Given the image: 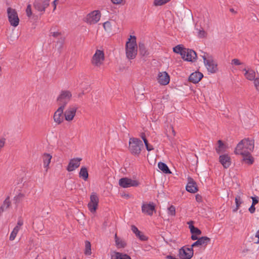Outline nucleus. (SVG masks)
I'll list each match as a JSON object with an SVG mask.
<instances>
[{
  "label": "nucleus",
  "instance_id": "4c0bfd02",
  "mask_svg": "<svg viewBox=\"0 0 259 259\" xmlns=\"http://www.w3.org/2000/svg\"><path fill=\"white\" fill-rule=\"evenodd\" d=\"M198 36L200 38H204L207 36V33L202 28L196 29Z\"/></svg>",
  "mask_w": 259,
  "mask_h": 259
},
{
  "label": "nucleus",
  "instance_id": "a19ab883",
  "mask_svg": "<svg viewBox=\"0 0 259 259\" xmlns=\"http://www.w3.org/2000/svg\"><path fill=\"white\" fill-rule=\"evenodd\" d=\"M242 203V199L240 196H237L235 198V203H236V208L234 210V211H236L238 209L240 205Z\"/></svg>",
  "mask_w": 259,
  "mask_h": 259
},
{
  "label": "nucleus",
  "instance_id": "2f4dec72",
  "mask_svg": "<svg viewBox=\"0 0 259 259\" xmlns=\"http://www.w3.org/2000/svg\"><path fill=\"white\" fill-rule=\"evenodd\" d=\"M139 51L140 54L143 56H147L149 54L145 45L143 44H139Z\"/></svg>",
  "mask_w": 259,
  "mask_h": 259
},
{
  "label": "nucleus",
  "instance_id": "09e8293b",
  "mask_svg": "<svg viewBox=\"0 0 259 259\" xmlns=\"http://www.w3.org/2000/svg\"><path fill=\"white\" fill-rule=\"evenodd\" d=\"M251 199L252 200V205H255L258 202V200L257 197H252Z\"/></svg>",
  "mask_w": 259,
  "mask_h": 259
},
{
  "label": "nucleus",
  "instance_id": "b1692460",
  "mask_svg": "<svg viewBox=\"0 0 259 259\" xmlns=\"http://www.w3.org/2000/svg\"><path fill=\"white\" fill-rule=\"evenodd\" d=\"M186 189L187 191L193 193H195L197 191L196 184L192 179H189V182Z\"/></svg>",
  "mask_w": 259,
  "mask_h": 259
},
{
  "label": "nucleus",
  "instance_id": "4be33fe9",
  "mask_svg": "<svg viewBox=\"0 0 259 259\" xmlns=\"http://www.w3.org/2000/svg\"><path fill=\"white\" fill-rule=\"evenodd\" d=\"M219 161L225 168L229 167L231 163V158L228 154L220 155Z\"/></svg>",
  "mask_w": 259,
  "mask_h": 259
},
{
  "label": "nucleus",
  "instance_id": "473e14b6",
  "mask_svg": "<svg viewBox=\"0 0 259 259\" xmlns=\"http://www.w3.org/2000/svg\"><path fill=\"white\" fill-rule=\"evenodd\" d=\"M10 205V201L9 198H7L4 201L3 205L0 208V213L8 209Z\"/></svg>",
  "mask_w": 259,
  "mask_h": 259
},
{
  "label": "nucleus",
  "instance_id": "1a4fd4ad",
  "mask_svg": "<svg viewBox=\"0 0 259 259\" xmlns=\"http://www.w3.org/2000/svg\"><path fill=\"white\" fill-rule=\"evenodd\" d=\"M77 109L75 105L69 106L63 114L65 119L68 122L72 121L76 115Z\"/></svg>",
  "mask_w": 259,
  "mask_h": 259
},
{
  "label": "nucleus",
  "instance_id": "aec40b11",
  "mask_svg": "<svg viewBox=\"0 0 259 259\" xmlns=\"http://www.w3.org/2000/svg\"><path fill=\"white\" fill-rule=\"evenodd\" d=\"M210 239L209 238L207 237H202L199 238L196 242L193 243L191 245V247H201V246H206L208 243L210 242Z\"/></svg>",
  "mask_w": 259,
  "mask_h": 259
},
{
  "label": "nucleus",
  "instance_id": "49530a36",
  "mask_svg": "<svg viewBox=\"0 0 259 259\" xmlns=\"http://www.w3.org/2000/svg\"><path fill=\"white\" fill-rule=\"evenodd\" d=\"M6 143V139L5 138L0 139V152L1 151L3 148L4 147Z\"/></svg>",
  "mask_w": 259,
  "mask_h": 259
},
{
  "label": "nucleus",
  "instance_id": "423d86ee",
  "mask_svg": "<svg viewBox=\"0 0 259 259\" xmlns=\"http://www.w3.org/2000/svg\"><path fill=\"white\" fill-rule=\"evenodd\" d=\"M72 98V93L68 90L61 91L57 97V102L60 106L65 108L66 105L69 102Z\"/></svg>",
  "mask_w": 259,
  "mask_h": 259
},
{
  "label": "nucleus",
  "instance_id": "864d4df0",
  "mask_svg": "<svg viewBox=\"0 0 259 259\" xmlns=\"http://www.w3.org/2000/svg\"><path fill=\"white\" fill-rule=\"evenodd\" d=\"M132 230L135 234L139 231L138 229L135 226H132Z\"/></svg>",
  "mask_w": 259,
  "mask_h": 259
},
{
  "label": "nucleus",
  "instance_id": "bf43d9fd",
  "mask_svg": "<svg viewBox=\"0 0 259 259\" xmlns=\"http://www.w3.org/2000/svg\"><path fill=\"white\" fill-rule=\"evenodd\" d=\"M35 3L38 4V7L39 8H42L41 3V2H35Z\"/></svg>",
  "mask_w": 259,
  "mask_h": 259
},
{
  "label": "nucleus",
  "instance_id": "39448f33",
  "mask_svg": "<svg viewBox=\"0 0 259 259\" xmlns=\"http://www.w3.org/2000/svg\"><path fill=\"white\" fill-rule=\"evenodd\" d=\"M104 61L105 54L104 51L101 50H97L91 59L93 66L97 69H100L103 65Z\"/></svg>",
  "mask_w": 259,
  "mask_h": 259
},
{
  "label": "nucleus",
  "instance_id": "f03ea898",
  "mask_svg": "<svg viewBox=\"0 0 259 259\" xmlns=\"http://www.w3.org/2000/svg\"><path fill=\"white\" fill-rule=\"evenodd\" d=\"M254 141L252 139L245 138L242 140L237 145L235 152H251L253 150Z\"/></svg>",
  "mask_w": 259,
  "mask_h": 259
},
{
  "label": "nucleus",
  "instance_id": "4468645a",
  "mask_svg": "<svg viewBox=\"0 0 259 259\" xmlns=\"http://www.w3.org/2000/svg\"><path fill=\"white\" fill-rule=\"evenodd\" d=\"M155 211V205L153 203H143L142 205L143 213L149 215H152Z\"/></svg>",
  "mask_w": 259,
  "mask_h": 259
},
{
  "label": "nucleus",
  "instance_id": "a211bd4d",
  "mask_svg": "<svg viewBox=\"0 0 259 259\" xmlns=\"http://www.w3.org/2000/svg\"><path fill=\"white\" fill-rule=\"evenodd\" d=\"M64 109V108H63V106H60L55 112L54 115V120L56 123L60 124L63 121V113Z\"/></svg>",
  "mask_w": 259,
  "mask_h": 259
},
{
  "label": "nucleus",
  "instance_id": "7ed1b4c3",
  "mask_svg": "<svg viewBox=\"0 0 259 259\" xmlns=\"http://www.w3.org/2000/svg\"><path fill=\"white\" fill-rule=\"evenodd\" d=\"M201 56L203 58V62L207 71L210 73H214L218 70V63L212 56L206 53H202Z\"/></svg>",
  "mask_w": 259,
  "mask_h": 259
},
{
  "label": "nucleus",
  "instance_id": "de8ad7c7",
  "mask_svg": "<svg viewBox=\"0 0 259 259\" xmlns=\"http://www.w3.org/2000/svg\"><path fill=\"white\" fill-rule=\"evenodd\" d=\"M137 237H138L140 240L142 241L147 240V237L144 235H143L141 232H140L139 235L137 236Z\"/></svg>",
  "mask_w": 259,
  "mask_h": 259
},
{
  "label": "nucleus",
  "instance_id": "2eb2a0df",
  "mask_svg": "<svg viewBox=\"0 0 259 259\" xmlns=\"http://www.w3.org/2000/svg\"><path fill=\"white\" fill-rule=\"evenodd\" d=\"M170 77L168 73L165 72H159L157 76V81L161 85H166L169 82Z\"/></svg>",
  "mask_w": 259,
  "mask_h": 259
},
{
  "label": "nucleus",
  "instance_id": "6e6d98bb",
  "mask_svg": "<svg viewBox=\"0 0 259 259\" xmlns=\"http://www.w3.org/2000/svg\"><path fill=\"white\" fill-rule=\"evenodd\" d=\"M58 0H54L53 1V6H54V10H55L56 8V6H57V4L58 3Z\"/></svg>",
  "mask_w": 259,
  "mask_h": 259
},
{
  "label": "nucleus",
  "instance_id": "a878e982",
  "mask_svg": "<svg viewBox=\"0 0 259 259\" xmlns=\"http://www.w3.org/2000/svg\"><path fill=\"white\" fill-rule=\"evenodd\" d=\"M52 158V155L48 153H45L42 156L44 166L46 169V171H47L49 168V165Z\"/></svg>",
  "mask_w": 259,
  "mask_h": 259
},
{
  "label": "nucleus",
  "instance_id": "ddd939ff",
  "mask_svg": "<svg viewBox=\"0 0 259 259\" xmlns=\"http://www.w3.org/2000/svg\"><path fill=\"white\" fill-rule=\"evenodd\" d=\"M196 52L192 50L185 48L182 51L181 57L185 61L192 62L196 59Z\"/></svg>",
  "mask_w": 259,
  "mask_h": 259
},
{
  "label": "nucleus",
  "instance_id": "13d9d810",
  "mask_svg": "<svg viewBox=\"0 0 259 259\" xmlns=\"http://www.w3.org/2000/svg\"><path fill=\"white\" fill-rule=\"evenodd\" d=\"M23 197V194H19L17 196L15 197L16 199H20Z\"/></svg>",
  "mask_w": 259,
  "mask_h": 259
},
{
  "label": "nucleus",
  "instance_id": "c756f323",
  "mask_svg": "<svg viewBox=\"0 0 259 259\" xmlns=\"http://www.w3.org/2000/svg\"><path fill=\"white\" fill-rule=\"evenodd\" d=\"M226 146L221 140L218 141V146L215 147V150L219 154L224 152L226 149Z\"/></svg>",
  "mask_w": 259,
  "mask_h": 259
},
{
  "label": "nucleus",
  "instance_id": "9d476101",
  "mask_svg": "<svg viewBox=\"0 0 259 259\" xmlns=\"http://www.w3.org/2000/svg\"><path fill=\"white\" fill-rule=\"evenodd\" d=\"M101 16V12L99 10H95L87 15L85 21L90 25L95 24L99 21Z\"/></svg>",
  "mask_w": 259,
  "mask_h": 259
},
{
  "label": "nucleus",
  "instance_id": "0eeeda50",
  "mask_svg": "<svg viewBox=\"0 0 259 259\" xmlns=\"http://www.w3.org/2000/svg\"><path fill=\"white\" fill-rule=\"evenodd\" d=\"M7 11L8 20L11 25L14 27H17L20 21L17 11L11 8H8Z\"/></svg>",
  "mask_w": 259,
  "mask_h": 259
},
{
  "label": "nucleus",
  "instance_id": "f8f14e48",
  "mask_svg": "<svg viewBox=\"0 0 259 259\" xmlns=\"http://www.w3.org/2000/svg\"><path fill=\"white\" fill-rule=\"evenodd\" d=\"M194 254L193 248L183 246L179 250V256L181 259H191Z\"/></svg>",
  "mask_w": 259,
  "mask_h": 259
},
{
  "label": "nucleus",
  "instance_id": "393cba45",
  "mask_svg": "<svg viewBox=\"0 0 259 259\" xmlns=\"http://www.w3.org/2000/svg\"><path fill=\"white\" fill-rule=\"evenodd\" d=\"M111 259H131V257L126 254L114 251L111 253Z\"/></svg>",
  "mask_w": 259,
  "mask_h": 259
},
{
  "label": "nucleus",
  "instance_id": "4d7b16f0",
  "mask_svg": "<svg viewBox=\"0 0 259 259\" xmlns=\"http://www.w3.org/2000/svg\"><path fill=\"white\" fill-rule=\"evenodd\" d=\"M255 237L257 238V241L255 242L256 243H259V230L256 232L255 234Z\"/></svg>",
  "mask_w": 259,
  "mask_h": 259
},
{
  "label": "nucleus",
  "instance_id": "79ce46f5",
  "mask_svg": "<svg viewBox=\"0 0 259 259\" xmlns=\"http://www.w3.org/2000/svg\"><path fill=\"white\" fill-rule=\"evenodd\" d=\"M167 213L169 215L174 216L176 214V208L173 205L170 206L167 209Z\"/></svg>",
  "mask_w": 259,
  "mask_h": 259
},
{
  "label": "nucleus",
  "instance_id": "72a5a7b5",
  "mask_svg": "<svg viewBox=\"0 0 259 259\" xmlns=\"http://www.w3.org/2000/svg\"><path fill=\"white\" fill-rule=\"evenodd\" d=\"M92 253L91 245L89 241H85L84 254L86 255H90Z\"/></svg>",
  "mask_w": 259,
  "mask_h": 259
},
{
  "label": "nucleus",
  "instance_id": "58836bf2",
  "mask_svg": "<svg viewBox=\"0 0 259 259\" xmlns=\"http://www.w3.org/2000/svg\"><path fill=\"white\" fill-rule=\"evenodd\" d=\"M170 1V0H154L153 4L155 6H160L167 3Z\"/></svg>",
  "mask_w": 259,
  "mask_h": 259
},
{
  "label": "nucleus",
  "instance_id": "cd10ccee",
  "mask_svg": "<svg viewBox=\"0 0 259 259\" xmlns=\"http://www.w3.org/2000/svg\"><path fill=\"white\" fill-rule=\"evenodd\" d=\"M193 222L192 221L189 222L188 224L189 225V228L190 229L191 234H196L200 235L201 234V231L197 228L195 227L193 225Z\"/></svg>",
  "mask_w": 259,
  "mask_h": 259
},
{
  "label": "nucleus",
  "instance_id": "412c9836",
  "mask_svg": "<svg viewBox=\"0 0 259 259\" xmlns=\"http://www.w3.org/2000/svg\"><path fill=\"white\" fill-rule=\"evenodd\" d=\"M242 71L244 72V75L247 80L251 81L255 78L256 73L253 69L247 67L242 69Z\"/></svg>",
  "mask_w": 259,
  "mask_h": 259
},
{
  "label": "nucleus",
  "instance_id": "dca6fc26",
  "mask_svg": "<svg viewBox=\"0 0 259 259\" xmlns=\"http://www.w3.org/2000/svg\"><path fill=\"white\" fill-rule=\"evenodd\" d=\"M251 152H249L248 151L243 152H235L236 154L240 155L242 156V160L245 163L251 165L254 162V158L251 156Z\"/></svg>",
  "mask_w": 259,
  "mask_h": 259
},
{
  "label": "nucleus",
  "instance_id": "5fc2aeb1",
  "mask_svg": "<svg viewBox=\"0 0 259 259\" xmlns=\"http://www.w3.org/2000/svg\"><path fill=\"white\" fill-rule=\"evenodd\" d=\"M52 35L54 37H58L60 35V33L59 32H52Z\"/></svg>",
  "mask_w": 259,
  "mask_h": 259
},
{
  "label": "nucleus",
  "instance_id": "e433bc0d",
  "mask_svg": "<svg viewBox=\"0 0 259 259\" xmlns=\"http://www.w3.org/2000/svg\"><path fill=\"white\" fill-rule=\"evenodd\" d=\"M104 30L108 32H110L112 30V24L110 21H107L104 22L103 24Z\"/></svg>",
  "mask_w": 259,
  "mask_h": 259
},
{
  "label": "nucleus",
  "instance_id": "ea45409f",
  "mask_svg": "<svg viewBox=\"0 0 259 259\" xmlns=\"http://www.w3.org/2000/svg\"><path fill=\"white\" fill-rule=\"evenodd\" d=\"M184 48L181 45H178L173 48V51L177 54H180L182 56V51L184 50Z\"/></svg>",
  "mask_w": 259,
  "mask_h": 259
},
{
  "label": "nucleus",
  "instance_id": "5701e85b",
  "mask_svg": "<svg viewBox=\"0 0 259 259\" xmlns=\"http://www.w3.org/2000/svg\"><path fill=\"white\" fill-rule=\"evenodd\" d=\"M203 77V74L199 72L192 73L189 76V80L194 83H198Z\"/></svg>",
  "mask_w": 259,
  "mask_h": 259
},
{
  "label": "nucleus",
  "instance_id": "f257e3e1",
  "mask_svg": "<svg viewBox=\"0 0 259 259\" xmlns=\"http://www.w3.org/2000/svg\"><path fill=\"white\" fill-rule=\"evenodd\" d=\"M125 53L128 59H133L136 57L137 54L136 36L130 35L128 38L125 45Z\"/></svg>",
  "mask_w": 259,
  "mask_h": 259
},
{
  "label": "nucleus",
  "instance_id": "603ef678",
  "mask_svg": "<svg viewBox=\"0 0 259 259\" xmlns=\"http://www.w3.org/2000/svg\"><path fill=\"white\" fill-rule=\"evenodd\" d=\"M199 235H196V234H192V236H191V239L193 240H198L199 238L198 237V236Z\"/></svg>",
  "mask_w": 259,
  "mask_h": 259
},
{
  "label": "nucleus",
  "instance_id": "3c124183",
  "mask_svg": "<svg viewBox=\"0 0 259 259\" xmlns=\"http://www.w3.org/2000/svg\"><path fill=\"white\" fill-rule=\"evenodd\" d=\"M111 2L114 4L119 5L122 3V0H111Z\"/></svg>",
  "mask_w": 259,
  "mask_h": 259
},
{
  "label": "nucleus",
  "instance_id": "052dcab7",
  "mask_svg": "<svg viewBox=\"0 0 259 259\" xmlns=\"http://www.w3.org/2000/svg\"><path fill=\"white\" fill-rule=\"evenodd\" d=\"M170 127L171 129V132H172V133L173 134V135L175 136V131L174 130L173 127Z\"/></svg>",
  "mask_w": 259,
  "mask_h": 259
},
{
  "label": "nucleus",
  "instance_id": "9b49d317",
  "mask_svg": "<svg viewBox=\"0 0 259 259\" xmlns=\"http://www.w3.org/2000/svg\"><path fill=\"white\" fill-rule=\"evenodd\" d=\"M90 199L88 204V208L92 213H95L98 206L99 197L96 193L93 192L92 193Z\"/></svg>",
  "mask_w": 259,
  "mask_h": 259
},
{
  "label": "nucleus",
  "instance_id": "bb28decb",
  "mask_svg": "<svg viewBox=\"0 0 259 259\" xmlns=\"http://www.w3.org/2000/svg\"><path fill=\"white\" fill-rule=\"evenodd\" d=\"M79 176L84 181H87L89 177V174L87 168L85 167L82 166L79 172Z\"/></svg>",
  "mask_w": 259,
  "mask_h": 259
},
{
  "label": "nucleus",
  "instance_id": "680f3d73",
  "mask_svg": "<svg viewBox=\"0 0 259 259\" xmlns=\"http://www.w3.org/2000/svg\"><path fill=\"white\" fill-rule=\"evenodd\" d=\"M140 231L139 230L138 232L136 233L135 234L136 235V236L137 237V236H138L139 235V234L140 233Z\"/></svg>",
  "mask_w": 259,
  "mask_h": 259
},
{
  "label": "nucleus",
  "instance_id": "0e129e2a",
  "mask_svg": "<svg viewBox=\"0 0 259 259\" xmlns=\"http://www.w3.org/2000/svg\"><path fill=\"white\" fill-rule=\"evenodd\" d=\"M196 199L197 200V201L199 200V198H198V197L196 196Z\"/></svg>",
  "mask_w": 259,
  "mask_h": 259
},
{
  "label": "nucleus",
  "instance_id": "c9c22d12",
  "mask_svg": "<svg viewBox=\"0 0 259 259\" xmlns=\"http://www.w3.org/2000/svg\"><path fill=\"white\" fill-rule=\"evenodd\" d=\"M141 138L143 139V140L144 142L145 145L146 146V149L148 151H150L153 150V146L152 145L149 144L147 140L146 139V138L145 136V135L144 134H142Z\"/></svg>",
  "mask_w": 259,
  "mask_h": 259
},
{
  "label": "nucleus",
  "instance_id": "6ab92c4d",
  "mask_svg": "<svg viewBox=\"0 0 259 259\" xmlns=\"http://www.w3.org/2000/svg\"><path fill=\"white\" fill-rule=\"evenodd\" d=\"M23 225V220L22 219H19L17 222L16 226L14 227L13 231L11 233V234H10V236L9 237V239L11 241H13L15 239L18 232L20 231V230Z\"/></svg>",
  "mask_w": 259,
  "mask_h": 259
},
{
  "label": "nucleus",
  "instance_id": "8fccbe9b",
  "mask_svg": "<svg viewBox=\"0 0 259 259\" xmlns=\"http://www.w3.org/2000/svg\"><path fill=\"white\" fill-rule=\"evenodd\" d=\"M255 210V208L254 205H251V206L249 208V211L251 213H253L254 212Z\"/></svg>",
  "mask_w": 259,
  "mask_h": 259
},
{
  "label": "nucleus",
  "instance_id": "f3484780",
  "mask_svg": "<svg viewBox=\"0 0 259 259\" xmlns=\"http://www.w3.org/2000/svg\"><path fill=\"white\" fill-rule=\"evenodd\" d=\"M81 160L82 159L81 158H75L71 159L67 166V170L68 171L74 170L79 167Z\"/></svg>",
  "mask_w": 259,
  "mask_h": 259
},
{
  "label": "nucleus",
  "instance_id": "7c9ffc66",
  "mask_svg": "<svg viewBox=\"0 0 259 259\" xmlns=\"http://www.w3.org/2000/svg\"><path fill=\"white\" fill-rule=\"evenodd\" d=\"M115 241L116 246L118 248H124L126 246V242L118 238L116 235V234L115 235Z\"/></svg>",
  "mask_w": 259,
  "mask_h": 259
},
{
  "label": "nucleus",
  "instance_id": "e2e57ef3",
  "mask_svg": "<svg viewBox=\"0 0 259 259\" xmlns=\"http://www.w3.org/2000/svg\"><path fill=\"white\" fill-rule=\"evenodd\" d=\"M230 11H231V12H233V13H234V12H235V11H234V10L233 9H230Z\"/></svg>",
  "mask_w": 259,
  "mask_h": 259
},
{
  "label": "nucleus",
  "instance_id": "c03bdc74",
  "mask_svg": "<svg viewBox=\"0 0 259 259\" xmlns=\"http://www.w3.org/2000/svg\"><path fill=\"white\" fill-rule=\"evenodd\" d=\"M26 14L28 17H30L32 14L31 7L30 5H28L26 10Z\"/></svg>",
  "mask_w": 259,
  "mask_h": 259
},
{
  "label": "nucleus",
  "instance_id": "69168bd1",
  "mask_svg": "<svg viewBox=\"0 0 259 259\" xmlns=\"http://www.w3.org/2000/svg\"><path fill=\"white\" fill-rule=\"evenodd\" d=\"M63 259H66V257H64Z\"/></svg>",
  "mask_w": 259,
  "mask_h": 259
},
{
  "label": "nucleus",
  "instance_id": "6e6552de",
  "mask_svg": "<svg viewBox=\"0 0 259 259\" xmlns=\"http://www.w3.org/2000/svg\"><path fill=\"white\" fill-rule=\"evenodd\" d=\"M118 184L122 188H127L131 187H138L140 185V183L136 179L124 177L119 179Z\"/></svg>",
  "mask_w": 259,
  "mask_h": 259
},
{
  "label": "nucleus",
  "instance_id": "20e7f679",
  "mask_svg": "<svg viewBox=\"0 0 259 259\" xmlns=\"http://www.w3.org/2000/svg\"><path fill=\"white\" fill-rule=\"evenodd\" d=\"M128 144V149L131 153L134 155H139L143 148L142 142L138 138H132L129 139Z\"/></svg>",
  "mask_w": 259,
  "mask_h": 259
},
{
  "label": "nucleus",
  "instance_id": "f704fd0d",
  "mask_svg": "<svg viewBox=\"0 0 259 259\" xmlns=\"http://www.w3.org/2000/svg\"><path fill=\"white\" fill-rule=\"evenodd\" d=\"M49 1H46L44 3H41L42 8L38 7V4L34 3L35 8L39 11H44L45 9L49 6Z\"/></svg>",
  "mask_w": 259,
  "mask_h": 259
},
{
  "label": "nucleus",
  "instance_id": "c85d7f7f",
  "mask_svg": "<svg viewBox=\"0 0 259 259\" xmlns=\"http://www.w3.org/2000/svg\"><path fill=\"white\" fill-rule=\"evenodd\" d=\"M158 167L159 169L165 174H170L171 171L168 168L167 165L162 162H159L158 163Z\"/></svg>",
  "mask_w": 259,
  "mask_h": 259
},
{
  "label": "nucleus",
  "instance_id": "a18cd8bd",
  "mask_svg": "<svg viewBox=\"0 0 259 259\" xmlns=\"http://www.w3.org/2000/svg\"><path fill=\"white\" fill-rule=\"evenodd\" d=\"M254 85L256 89L259 91V77L255 78L254 80Z\"/></svg>",
  "mask_w": 259,
  "mask_h": 259
},
{
  "label": "nucleus",
  "instance_id": "37998d69",
  "mask_svg": "<svg viewBox=\"0 0 259 259\" xmlns=\"http://www.w3.org/2000/svg\"><path fill=\"white\" fill-rule=\"evenodd\" d=\"M231 64L235 66H239L243 65V63L241 62L238 59H233L231 61Z\"/></svg>",
  "mask_w": 259,
  "mask_h": 259
}]
</instances>
